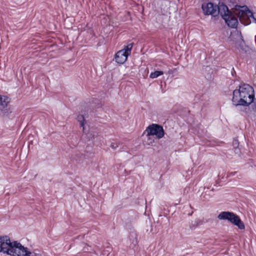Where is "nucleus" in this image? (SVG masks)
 <instances>
[{
	"label": "nucleus",
	"instance_id": "1",
	"mask_svg": "<svg viewBox=\"0 0 256 256\" xmlns=\"http://www.w3.org/2000/svg\"><path fill=\"white\" fill-rule=\"evenodd\" d=\"M254 99V89L248 84L240 86L238 90L236 89L233 92L232 102L236 106H248Z\"/></svg>",
	"mask_w": 256,
	"mask_h": 256
},
{
	"label": "nucleus",
	"instance_id": "2",
	"mask_svg": "<svg viewBox=\"0 0 256 256\" xmlns=\"http://www.w3.org/2000/svg\"><path fill=\"white\" fill-rule=\"evenodd\" d=\"M22 245L20 243L14 241L12 242L8 236H0V252L12 256H18Z\"/></svg>",
	"mask_w": 256,
	"mask_h": 256
},
{
	"label": "nucleus",
	"instance_id": "3",
	"mask_svg": "<svg viewBox=\"0 0 256 256\" xmlns=\"http://www.w3.org/2000/svg\"><path fill=\"white\" fill-rule=\"evenodd\" d=\"M215 8H216V16L220 14L229 27L232 28L237 27L238 24L237 17L224 3L219 2L218 5H216Z\"/></svg>",
	"mask_w": 256,
	"mask_h": 256
},
{
	"label": "nucleus",
	"instance_id": "4",
	"mask_svg": "<svg viewBox=\"0 0 256 256\" xmlns=\"http://www.w3.org/2000/svg\"><path fill=\"white\" fill-rule=\"evenodd\" d=\"M147 135L148 136H156V138L160 139L164 136L165 132L163 127L158 124H152L146 128Z\"/></svg>",
	"mask_w": 256,
	"mask_h": 256
},
{
	"label": "nucleus",
	"instance_id": "5",
	"mask_svg": "<svg viewBox=\"0 0 256 256\" xmlns=\"http://www.w3.org/2000/svg\"><path fill=\"white\" fill-rule=\"evenodd\" d=\"M216 4H214L212 2H208L207 4H203L202 8L205 15H212V16H216V8H215Z\"/></svg>",
	"mask_w": 256,
	"mask_h": 256
},
{
	"label": "nucleus",
	"instance_id": "6",
	"mask_svg": "<svg viewBox=\"0 0 256 256\" xmlns=\"http://www.w3.org/2000/svg\"><path fill=\"white\" fill-rule=\"evenodd\" d=\"M234 11L236 12L234 15L237 16L239 18L240 22L244 25L247 26L250 24V21L248 20V16H247V14L248 13V12L244 11V10H238Z\"/></svg>",
	"mask_w": 256,
	"mask_h": 256
},
{
	"label": "nucleus",
	"instance_id": "7",
	"mask_svg": "<svg viewBox=\"0 0 256 256\" xmlns=\"http://www.w3.org/2000/svg\"><path fill=\"white\" fill-rule=\"evenodd\" d=\"M10 102V99L8 97L6 96H2L0 95V112H2L4 114L8 112L6 107Z\"/></svg>",
	"mask_w": 256,
	"mask_h": 256
},
{
	"label": "nucleus",
	"instance_id": "8",
	"mask_svg": "<svg viewBox=\"0 0 256 256\" xmlns=\"http://www.w3.org/2000/svg\"><path fill=\"white\" fill-rule=\"evenodd\" d=\"M128 56L125 52L120 50L116 54L114 58L117 63L123 64L126 61Z\"/></svg>",
	"mask_w": 256,
	"mask_h": 256
},
{
	"label": "nucleus",
	"instance_id": "9",
	"mask_svg": "<svg viewBox=\"0 0 256 256\" xmlns=\"http://www.w3.org/2000/svg\"><path fill=\"white\" fill-rule=\"evenodd\" d=\"M232 216V217L230 222L237 226L240 230H244L245 228L244 222L241 220L238 215L233 212V216Z\"/></svg>",
	"mask_w": 256,
	"mask_h": 256
},
{
	"label": "nucleus",
	"instance_id": "10",
	"mask_svg": "<svg viewBox=\"0 0 256 256\" xmlns=\"http://www.w3.org/2000/svg\"><path fill=\"white\" fill-rule=\"evenodd\" d=\"M18 256H45L42 254L36 253L35 252H30L28 250L27 248L24 247L22 246L20 254H18Z\"/></svg>",
	"mask_w": 256,
	"mask_h": 256
},
{
	"label": "nucleus",
	"instance_id": "11",
	"mask_svg": "<svg viewBox=\"0 0 256 256\" xmlns=\"http://www.w3.org/2000/svg\"><path fill=\"white\" fill-rule=\"evenodd\" d=\"M233 212H221L218 216V218L220 220H228L230 222Z\"/></svg>",
	"mask_w": 256,
	"mask_h": 256
},
{
	"label": "nucleus",
	"instance_id": "12",
	"mask_svg": "<svg viewBox=\"0 0 256 256\" xmlns=\"http://www.w3.org/2000/svg\"><path fill=\"white\" fill-rule=\"evenodd\" d=\"M133 44H128L127 46H125L123 49L121 50H123V52H126V54L127 56H129L130 54L131 50L132 48Z\"/></svg>",
	"mask_w": 256,
	"mask_h": 256
},
{
	"label": "nucleus",
	"instance_id": "13",
	"mask_svg": "<svg viewBox=\"0 0 256 256\" xmlns=\"http://www.w3.org/2000/svg\"><path fill=\"white\" fill-rule=\"evenodd\" d=\"M234 10H244V11L248 12V13H251V10H249L248 7L246 6H241L238 4H236L234 7Z\"/></svg>",
	"mask_w": 256,
	"mask_h": 256
},
{
	"label": "nucleus",
	"instance_id": "14",
	"mask_svg": "<svg viewBox=\"0 0 256 256\" xmlns=\"http://www.w3.org/2000/svg\"><path fill=\"white\" fill-rule=\"evenodd\" d=\"M77 120L80 122V126L83 128V130H84V118L82 114H79L77 116Z\"/></svg>",
	"mask_w": 256,
	"mask_h": 256
},
{
	"label": "nucleus",
	"instance_id": "15",
	"mask_svg": "<svg viewBox=\"0 0 256 256\" xmlns=\"http://www.w3.org/2000/svg\"><path fill=\"white\" fill-rule=\"evenodd\" d=\"M164 72L162 71L156 70L152 72L150 74V77L152 78H158V76L163 74Z\"/></svg>",
	"mask_w": 256,
	"mask_h": 256
},
{
	"label": "nucleus",
	"instance_id": "16",
	"mask_svg": "<svg viewBox=\"0 0 256 256\" xmlns=\"http://www.w3.org/2000/svg\"><path fill=\"white\" fill-rule=\"evenodd\" d=\"M202 220H199V219H198L196 220L195 222H194V223L193 224H192L190 226V228H195L196 226H198L200 225H201L202 224Z\"/></svg>",
	"mask_w": 256,
	"mask_h": 256
},
{
	"label": "nucleus",
	"instance_id": "17",
	"mask_svg": "<svg viewBox=\"0 0 256 256\" xmlns=\"http://www.w3.org/2000/svg\"><path fill=\"white\" fill-rule=\"evenodd\" d=\"M119 144L120 142H112L110 144V147L113 150H116L117 148L118 147Z\"/></svg>",
	"mask_w": 256,
	"mask_h": 256
},
{
	"label": "nucleus",
	"instance_id": "18",
	"mask_svg": "<svg viewBox=\"0 0 256 256\" xmlns=\"http://www.w3.org/2000/svg\"><path fill=\"white\" fill-rule=\"evenodd\" d=\"M238 144H239V142H238V140H234V141L232 142V145L235 148H236L237 147H238Z\"/></svg>",
	"mask_w": 256,
	"mask_h": 256
},
{
	"label": "nucleus",
	"instance_id": "19",
	"mask_svg": "<svg viewBox=\"0 0 256 256\" xmlns=\"http://www.w3.org/2000/svg\"><path fill=\"white\" fill-rule=\"evenodd\" d=\"M252 109L256 111V102H254V100H253V102H252Z\"/></svg>",
	"mask_w": 256,
	"mask_h": 256
},
{
	"label": "nucleus",
	"instance_id": "20",
	"mask_svg": "<svg viewBox=\"0 0 256 256\" xmlns=\"http://www.w3.org/2000/svg\"><path fill=\"white\" fill-rule=\"evenodd\" d=\"M247 16H248V18L249 21H250V18H254V14L252 12H251V13H248V14H247Z\"/></svg>",
	"mask_w": 256,
	"mask_h": 256
},
{
	"label": "nucleus",
	"instance_id": "21",
	"mask_svg": "<svg viewBox=\"0 0 256 256\" xmlns=\"http://www.w3.org/2000/svg\"><path fill=\"white\" fill-rule=\"evenodd\" d=\"M232 76H234V75H236V72L234 71V68H232Z\"/></svg>",
	"mask_w": 256,
	"mask_h": 256
},
{
	"label": "nucleus",
	"instance_id": "22",
	"mask_svg": "<svg viewBox=\"0 0 256 256\" xmlns=\"http://www.w3.org/2000/svg\"><path fill=\"white\" fill-rule=\"evenodd\" d=\"M253 22H255L256 24V18H253Z\"/></svg>",
	"mask_w": 256,
	"mask_h": 256
},
{
	"label": "nucleus",
	"instance_id": "23",
	"mask_svg": "<svg viewBox=\"0 0 256 256\" xmlns=\"http://www.w3.org/2000/svg\"><path fill=\"white\" fill-rule=\"evenodd\" d=\"M234 173H236V172H234V173H233V172L230 173L229 176L234 175Z\"/></svg>",
	"mask_w": 256,
	"mask_h": 256
},
{
	"label": "nucleus",
	"instance_id": "24",
	"mask_svg": "<svg viewBox=\"0 0 256 256\" xmlns=\"http://www.w3.org/2000/svg\"><path fill=\"white\" fill-rule=\"evenodd\" d=\"M241 39H242V41H244V39L242 38V36H241Z\"/></svg>",
	"mask_w": 256,
	"mask_h": 256
},
{
	"label": "nucleus",
	"instance_id": "25",
	"mask_svg": "<svg viewBox=\"0 0 256 256\" xmlns=\"http://www.w3.org/2000/svg\"><path fill=\"white\" fill-rule=\"evenodd\" d=\"M237 98H240V97L238 94H237Z\"/></svg>",
	"mask_w": 256,
	"mask_h": 256
}]
</instances>
